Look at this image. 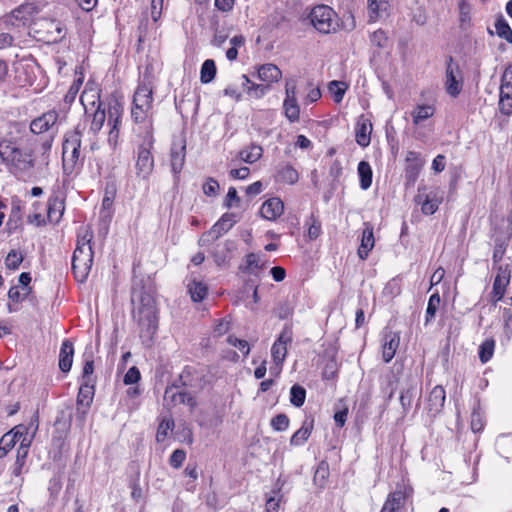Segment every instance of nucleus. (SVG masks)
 I'll use <instances>...</instances> for the list:
<instances>
[{
    "label": "nucleus",
    "instance_id": "obj_1",
    "mask_svg": "<svg viewBox=\"0 0 512 512\" xmlns=\"http://www.w3.org/2000/svg\"><path fill=\"white\" fill-rule=\"evenodd\" d=\"M123 106L117 100L110 101L107 108L98 105L95 110L90 112L91 117L90 132L97 134L103 127L105 121L110 128L108 141L115 145L119 135V125L123 115Z\"/></svg>",
    "mask_w": 512,
    "mask_h": 512
},
{
    "label": "nucleus",
    "instance_id": "obj_2",
    "mask_svg": "<svg viewBox=\"0 0 512 512\" xmlns=\"http://www.w3.org/2000/svg\"><path fill=\"white\" fill-rule=\"evenodd\" d=\"M153 88L154 76L149 71V67H147L133 98L131 116L136 123H145L151 115L153 107Z\"/></svg>",
    "mask_w": 512,
    "mask_h": 512
},
{
    "label": "nucleus",
    "instance_id": "obj_3",
    "mask_svg": "<svg viewBox=\"0 0 512 512\" xmlns=\"http://www.w3.org/2000/svg\"><path fill=\"white\" fill-rule=\"evenodd\" d=\"M92 234L87 228L78 234L77 246L72 257V270L79 282L86 280L93 263Z\"/></svg>",
    "mask_w": 512,
    "mask_h": 512
},
{
    "label": "nucleus",
    "instance_id": "obj_4",
    "mask_svg": "<svg viewBox=\"0 0 512 512\" xmlns=\"http://www.w3.org/2000/svg\"><path fill=\"white\" fill-rule=\"evenodd\" d=\"M0 157L10 172L16 176L27 174L34 165L32 155L20 150L14 142L9 140L0 142Z\"/></svg>",
    "mask_w": 512,
    "mask_h": 512
},
{
    "label": "nucleus",
    "instance_id": "obj_5",
    "mask_svg": "<svg viewBox=\"0 0 512 512\" xmlns=\"http://www.w3.org/2000/svg\"><path fill=\"white\" fill-rule=\"evenodd\" d=\"M131 301L134 320H155L157 318L158 309L154 291L151 288L133 289Z\"/></svg>",
    "mask_w": 512,
    "mask_h": 512
},
{
    "label": "nucleus",
    "instance_id": "obj_6",
    "mask_svg": "<svg viewBox=\"0 0 512 512\" xmlns=\"http://www.w3.org/2000/svg\"><path fill=\"white\" fill-rule=\"evenodd\" d=\"M81 131L79 128L67 132L62 145L63 169L66 174H72L82 162Z\"/></svg>",
    "mask_w": 512,
    "mask_h": 512
},
{
    "label": "nucleus",
    "instance_id": "obj_7",
    "mask_svg": "<svg viewBox=\"0 0 512 512\" xmlns=\"http://www.w3.org/2000/svg\"><path fill=\"white\" fill-rule=\"evenodd\" d=\"M311 24L320 33L328 34L338 28V20L334 10L327 5L314 7L309 15Z\"/></svg>",
    "mask_w": 512,
    "mask_h": 512
},
{
    "label": "nucleus",
    "instance_id": "obj_8",
    "mask_svg": "<svg viewBox=\"0 0 512 512\" xmlns=\"http://www.w3.org/2000/svg\"><path fill=\"white\" fill-rule=\"evenodd\" d=\"M152 146L153 137L150 132H147L143 145H141L138 149V156L136 161L137 175L143 179H146L151 174L154 167V159L150 151Z\"/></svg>",
    "mask_w": 512,
    "mask_h": 512
},
{
    "label": "nucleus",
    "instance_id": "obj_9",
    "mask_svg": "<svg viewBox=\"0 0 512 512\" xmlns=\"http://www.w3.org/2000/svg\"><path fill=\"white\" fill-rule=\"evenodd\" d=\"M236 223L235 215L225 213L222 217L211 227V229L203 233L198 241L200 246H207L219 239L222 235L227 233Z\"/></svg>",
    "mask_w": 512,
    "mask_h": 512
},
{
    "label": "nucleus",
    "instance_id": "obj_10",
    "mask_svg": "<svg viewBox=\"0 0 512 512\" xmlns=\"http://www.w3.org/2000/svg\"><path fill=\"white\" fill-rule=\"evenodd\" d=\"M292 328L290 325H285L282 332L275 340L271 347V356L276 367H281L287 355V345L292 341Z\"/></svg>",
    "mask_w": 512,
    "mask_h": 512
},
{
    "label": "nucleus",
    "instance_id": "obj_11",
    "mask_svg": "<svg viewBox=\"0 0 512 512\" xmlns=\"http://www.w3.org/2000/svg\"><path fill=\"white\" fill-rule=\"evenodd\" d=\"M413 489L405 485L388 494L380 512H400L407 498L411 496Z\"/></svg>",
    "mask_w": 512,
    "mask_h": 512
},
{
    "label": "nucleus",
    "instance_id": "obj_12",
    "mask_svg": "<svg viewBox=\"0 0 512 512\" xmlns=\"http://www.w3.org/2000/svg\"><path fill=\"white\" fill-rule=\"evenodd\" d=\"M400 344V332L393 331L389 327H386L383 331V343H382V358L385 363L390 362L399 347Z\"/></svg>",
    "mask_w": 512,
    "mask_h": 512
},
{
    "label": "nucleus",
    "instance_id": "obj_13",
    "mask_svg": "<svg viewBox=\"0 0 512 512\" xmlns=\"http://www.w3.org/2000/svg\"><path fill=\"white\" fill-rule=\"evenodd\" d=\"M511 269L509 264L497 266V274L493 283L492 297L499 301L505 294L506 287L510 283Z\"/></svg>",
    "mask_w": 512,
    "mask_h": 512
},
{
    "label": "nucleus",
    "instance_id": "obj_14",
    "mask_svg": "<svg viewBox=\"0 0 512 512\" xmlns=\"http://www.w3.org/2000/svg\"><path fill=\"white\" fill-rule=\"evenodd\" d=\"M457 75L460 76V69L458 65L453 64L452 57L449 58L448 64L446 67V91L452 97H457L462 90V78H457Z\"/></svg>",
    "mask_w": 512,
    "mask_h": 512
},
{
    "label": "nucleus",
    "instance_id": "obj_15",
    "mask_svg": "<svg viewBox=\"0 0 512 512\" xmlns=\"http://www.w3.org/2000/svg\"><path fill=\"white\" fill-rule=\"evenodd\" d=\"M417 392L418 380L414 376L409 375L406 378V386L402 389L399 399L404 414H407L410 411L412 407V401Z\"/></svg>",
    "mask_w": 512,
    "mask_h": 512
},
{
    "label": "nucleus",
    "instance_id": "obj_16",
    "mask_svg": "<svg viewBox=\"0 0 512 512\" xmlns=\"http://www.w3.org/2000/svg\"><path fill=\"white\" fill-rule=\"evenodd\" d=\"M445 400V389L441 385H436L428 395V413L433 417L440 414L444 408Z\"/></svg>",
    "mask_w": 512,
    "mask_h": 512
},
{
    "label": "nucleus",
    "instance_id": "obj_17",
    "mask_svg": "<svg viewBox=\"0 0 512 512\" xmlns=\"http://www.w3.org/2000/svg\"><path fill=\"white\" fill-rule=\"evenodd\" d=\"M415 201L418 205H421V210L424 214L432 215L437 211L442 198L438 197L434 192L425 194L421 192V188H419Z\"/></svg>",
    "mask_w": 512,
    "mask_h": 512
},
{
    "label": "nucleus",
    "instance_id": "obj_18",
    "mask_svg": "<svg viewBox=\"0 0 512 512\" xmlns=\"http://www.w3.org/2000/svg\"><path fill=\"white\" fill-rule=\"evenodd\" d=\"M372 124L364 115L360 116L356 128L355 139L359 146L367 147L371 141Z\"/></svg>",
    "mask_w": 512,
    "mask_h": 512
},
{
    "label": "nucleus",
    "instance_id": "obj_19",
    "mask_svg": "<svg viewBox=\"0 0 512 512\" xmlns=\"http://www.w3.org/2000/svg\"><path fill=\"white\" fill-rule=\"evenodd\" d=\"M375 239L373 226L370 223H364L362 231L361 243L358 248V256L361 260H366L370 251L374 248Z\"/></svg>",
    "mask_w": 512,
    "mask_h": 512
},
{
    "label": "nucleus",
    "instance_id": "obj_20",
    "mask_svg": "<svg viewBox=\"0 0 512 512\" xmlns=\"http://www.w3.org/2000/svg\"><path fill=\"white\" fill-rule=\"evenodd\" d=\"M31 441V439L24 438L21 440L20 445L17 448L16 459L13 466L11 467V473L15 477H19L23 473V468L26 464Z\"/></svg>",
    "mask_w": 512,
    "mask_h": 512
},
{
    "label": "nucleus",
    "instance_id": "obj_21",
    "mask_svg": "<svg viewBox=\"0 0 512 512\" xmlns=\"http://www.w3.org/2000/svg\"><path fill=\"white\" fill-rule=\"evenodd\" d=\"M284 211V204L280 198L273 197L266 200L260 209V213L263 218L267 220H276L279 218Z\"/></svg>",
    "mask_w": 512,
    "mask_h": 512
},
{
    "label": "nucleus",
    "instance_id": "obj_22",
    "mask_svg": "<svg viewBox=\"0 0 512 512\" xmlns=\"http://www.w3.org/2000/svg\"><path fill=\"white\" fill-rule=\"evenodd\" d=\"M314 428V418L309 415L306 416L302 426L290 438L291 446H302L310 437Z\"/></svg>",
    "mask_w": 512,
    "mask_h": 512
},
{
    "label": "nucleus",
    "instance_id": "obj_23",
    "mask_svg": "<svg viewBox=\"0 0 512 512\" xmlns=\"http://www.w3.org/2000/svg\"><path fill=\"white\" fill-rule=\"evenodd\" d=\"M58 119V114L55 111H49L42 116L34 119L30 124V129L35 134H41L48 131Z\"/></svg>",
    "mask_w": 512,
    "mask_h": 512
},
{
    "label": "nucleus",
    "instance_id": "obj_24",
    "mask_svg": "<svg viewBox=\"0 0 512 512\" xmlns=\"http://www.w3.org/2000/svg\"><path fill=\"white\" fill-rule=\"evenodd\" d=\"M74 346L69 339H65L62 342L59 352V369L63 373H67L71 370L73 363Z\"/></svg>",
    "mask_w": 512,
    "mask_h": 512
},
{
    "label": "nucleus",
    "instance_id": "obj_25",
    "mask_svg": "<svg viewBox=\"0 0 512 512\" xmlns=\"http://www.w3.org/2000/svg\"><path fill=\"white\" fill-rule=\"evenodd\" d=\"M186 156V145L183 140L174 142L171 148V166L175 173H179L184 165Z\"/></svg>",
    "mask_w": 512,
    "mask_h": 512
},
{
    "label": "nucleus",
    "instance_id": "obj_26",
    "mask_svg": "<svg viewBox=\"0 0 512 512\" xmlns=\"http://www.w3.org/2000/svg\"><path fill=\"white\" fill-rule=\"evenodd\" d=\"M388 0H368V18L369 22H376L388 14Z\"/></svg>",
    "mask_w": 512,
    "mask_h": 512
},
{
    "label": "nucleus",
    "instance_id": "obj_27",
    "mask_svg": "<svg viewBox=\"0 0 512 512\" xmlns=\"http://www.w3.org/2000/svg\"><path fill=\"white\" fill-rule=\"evenodd\" d=\"M175 382H177L181 388H195L200 386V379L198 377L196 368L189 365L183 368L178 380H176Z\"/></svg>",
    "mask_w": 512,
    "mask_h": 512
},
{
    "label": "nucleus",
    "instance_id": "obj_28",
    "mask_svg": "<svg viewBox=\"0 0 512 512\" xmlns=\"http://www.w3.org/2000/svg\"><path fill=\"white\" fill-rule=\"evenodd\" d=\"M36 25L46 31L47 41L56 42L63 37V27L57 21L44 19L36 23Z\"/></svg>",
    "mask_w": 512,
    "mask_h": 512
},
{
    "label": "nucleus",
    "instance_id": "obj_29",
    "mask_svg": "<svg viewBox=\"0 0 512 512\" xmlns=\"http://www.w3.org/2000/svg\"><path fill=\"white\" fill-rule=\"evenodd\" d=\"M299 179L297 170L290 164H281L277 168L276 180L285 184H295Z\"/></svg>",
    "mask_w": 512,
    "mask_h": 512
},
{
    "label": "nucleus",
    "instance_id": "obj_30",
    "mask_svg": "<svg viewBox=\"0 0 512 512\" xmlns=\"http://www.w3.org/2000/svg\"><path fill=\"white\" fill-rule=\"evenodd\" d=\"M80 102L84 107L85 114L90 115V112L96 109L98 105L102 106L100 102L99 93L96 90H84L80 96Z\"/></svg>",
    "mask_w": 512,
    "mask_h": 512
},
{
    "label": "nucleus",
    "instance_id": "obj_31",
    "mask_svg": "<svg viewBox=\"0 0 512 512\" xmlns=\"http://www.w3.org/2000/svg\"><path fill=\"white\" fill-rule=\"evenodd\" d=\"M284 486V482L279 478L272 490V495L268 496L265 503V512H278L280 508V502L282 499L281 490Z\"/></svg>",
    "mask_w": 512,
    "mask_h": 512
},
{
    "label": "nucleus",
    "instance_id": "obj_32",
    "mask_svg": "<svg viewBox=\"0 0 512 512\" xmlns=\"http://www.w3.org/2000/svg\"><path fill=\"white\" fill-rule=\"evenodd\" d=\"M258 77L267 83L278 82L282 77V72L274 64H264L258 69Z\"/></svg>",
    "mask_w": 512,
    "mask_h": 512
},
{
    "label": "nucleus",
    "instance_id": "obj_33",
    "mask_svg": "<svg viewBox=\"0 0 512 512\" xmlns=\"http://www.w3.org/2000/svg\"><path fill=\"white\" fill-rule=\"evenodd\" d=\"M95 393V383L81 382L78 395L77 405L90 407Z\"/></svg>",
    "mask_w": 512,
    "mask_h": 512
},
{
    "label": "nucleus",
    "instance_id": "obj_34",
    "mask_svg": "<svg viewBox=\"0 0 512 512\" xmlns=\"http://www.w3.org/2000/svg\"><path fill=\"white\" fill-rule=\"evenodd\" d=\"M235 248L233 241H225L223 244H218L213 250V258L218 266L224 265L230 258L229 253Z\"/></svg>",
    "mask_w": 512,
    "mask_h": 512
},
{
    "label": "nucleus",
    "instance_id": "obj_35",
    "mask_svg": "<svg viewBox=\"0 0 512 512\" xmlns=\"http://www.w3.org/2000/svg\"><path fill=\"white\" fill-rule=\"evenodd\" d=\"M140 333L139 337L142 341V344L146 347H150L153 344L154 336L158 330V322H139Z\"/></svg>",
    "mask_w": 512,
    "mask_h": 512
},
{
    "label": "nucleus",
    "instance_id": "obj_36",
    "mask_svg": "<svg viewBox=\"0 0 512 512\" xmlns=\"http://www.w3.org/2000/svg\"><path fill=\"white\" fill-rule=\"evenodd\" d=\"M357 173L360 179V187L367 190L371 187L373 172L370 164L366 161H360L357 167Z\"/></svg>",
    "mask_w": 512,
    "mask_h": 512
},
{
    "label": "nucleus",
    "instance_id": "obj_37",
    "mask_svg": "<svg viewBox=\"0 0 512 512\" xmlns=\"http://www.w3.org/2000/svg\"><path fill=\"white\" fill-rule=\"evenodd\" d=\"M472 9L473 7L470 0L458 1L459 23L462 29H466L471 25Z\"/></svg>",
    "mask_w": 512,
    "mask_h": 512
},
{
    "label": "nucleus",
    "instance_id": "obj_38",
    "mask_svg": "<svg viewBox=\"0 0 512 512\" xmlns=\"http://www.w3.org/2000/svg\"><path fill=\"white\" fill-rule=\"evenodd\" d=\"M187 287L191 299L194 302L202 301L208 293L207 285L204 282L196 279H193L191 282H189Z\"/></svg>",
    "mask_w": 512,
    "mask_h": 512
},
{
    "label": "nucleus",
    "instance_id": "obj_39",
    "mask_svg": "<svg viewBox=\"0 0 512 512\" xmlns=\"http://www.w3.org/2000/svg\"><path fill=\"white\" fill-rule=\"evenodd\" d=\"M263 154V149L258 145H251L248 148L242 149L239 152V157L242 161L248 164H253L258 161Z\"/></svg>",
    "mask_w": 512,
    "mask_h": 512
},
{
    "label": "nucleus",
    "instance_id": "obj_40",
    "mask_svg": "<svg viewBox=\"0 0 512 512\" xmlns=\"http://www.w3.org/2000/svg\"><path fill=\"white\" fill-rule=\"evenodd\" d=\"M406 161L409 163V167L407 168V174L415 178L424 164L420 153L415 151H409L406 155Z\"/></svg>",
    "mask_w": 512,
    "mask_h": 512
},
{
    "label": "nucleus",
    "instance_id": "obj_41",
    "mask_svg": "<svg viewBox=\"0 0 512 512\" xmlns=\"http://www.w3.org/2000/svg\"><path fill=\"white\" fill-rule=\"evenodd\" d=\"M64 211V205L58 198L49 200L47 216L50 222L58 223Z\"/></svg>",
    "mask_w": 512,
    "mask_h": 512
},
{
    "label": "nucleus",
    "instance_id": "obj_42",
    "mask_svg": "<svg viewBox=\"0 0 512 512\" xmlns=\"http://www.w3.org/2000/svg\"><path fill=\"white\" fill-rule=\"evenodd\" d=\"M495 350V340L486 338L479 346L478 356L481 363L485 364L492 358Z\"/></svg>",
    "mask_w": 512,
    "mask_h": 512
},
{
    "label": "nucleus",
    "instance_id": "obj_43",
    "mask_svg": "<svg viewBox=\"0 0 512 512\" xmlns=\"http://www.w3.org/2000/svg\"><path fill=\"white\" fill-rule=\"evenodd\" d=\"M283 110L286 118L290 122H297L300 117V107L297 99H284Z\"/></svg>",
    "mask_w": 512,
    "mask_h": 512
},
{
    "label": "nucleus",
    "instance_id": "obj_44",
    "mask_svg": "<svg viewBox=\"0 0 512 512\" xmlns=\"http://www.w3.org/2000/svg\"><path fill=\"white\" fill-rule=\"evenodd\" d=\"M263 268L261 264V257L255 253H249L245 257V265L243 271L245 273L257 275V273Z\"/></svg>",
    "mask_w": 512,
    "mask_h": 512
},
{
    "label": "nucleus",
    "instance_id": "obj_45",
    "mask_svg": "<svg viewBox=\"0 0 512 512\" xmlns=\"http://www.w3.org/2000/svg\"><path fill=\"white\" fill-rule=\"evenodd\" d=\"M242 79L243 86L246 88L247 92L256 98L263 97L269 89L268 85L252 83L247 75H242Z\"/></svg>",
    "mask_w": 512,
    "mask_h": 512
},
{
    "label": "nucleus",
    "instance_id": "obj_46",
    "mask_svg": "<svg viewBox=\"0 0 512 512\" xmlns=\"http://www.w3.org/2000/svg\"><path fill=\"white\" fill-rule=\"evenodd\" d=\"M216 75V65L214 60L207 59L201 66L200 80L202 83H210Z\"/></svg>",
    "mask_w": 512,
    "mask_h": 512
},
{
    "label": "nucleus",
    "instance_id": "obj_47",
    "mask_svg": "<svg viewBox=\"0 0 512 512\" xmlns=\"http://www.w3.org/2000/svg\"><path fill=\"white\" fill-rule=\"evenodd\" d=\"M113 202H114V192H105V195L102 199V205H101V211L100 215L101 218L107 221H110L113 214Z\"/></svg>",
    "mask_w": 512,
    "mask_h": 512
},
{
    "label": "nucleus",
    "instance_id": "obj_48",
    "mask_svg": "<svg viewBox=\"0 0 512 512\" xmlns=\"http://www.w3.org/2000/svg\"><path fill=\"white\" fill-rule=\"evenodd\" d=\"M305 399H306V389L299 384H294L290 388V403L293 406L299 408V407L303 406V404L305 403Z\"/></svg>",
    "mask_w": 512,
    "mask_h": 512
},
{
    "label": "nucleus",
    "instance_id": "obj_49",
    "mask_svg": "<svg viewBox=\"0 0 512 512\" xmlns=\"http://www.w3.org/2000/svg\"><path fill=\"white\" fill-rule=\"evenodd\" d=\"M434 114V108L430 105L417 106L412 112L413 123L420 124L422 121L429 119Z\"/></svg>",
    "mask_w": 512,
    "mask_h": 512
},
{
    "label": "nucleus",
    "instance_id": "obj_50",
    "mask_svg": "<svg viewBox=\"0 0 512 512\" xmlns=\"http://www.w3.org/2000/svg\"><path fill=\"white\" fill-rule=\"evenodd\" d=\"M329 477V465L327 461L322 460L314 473L313 481L315 485L324 487Z\"/></svg>",
    "mask_w": 512,
    "mask_h": 512
},
{
    "label": "nucleus",
    "instance_id": "obj_51",
    "mask_svg": "<svg viewBox=\"0 0 512 512\" xmlns=\"http://www.w3.org/2000/svg\"><path fill=\"white\" fill-rule=\"evenodd\" d=\"M347 88L344 82L336 80L331 81L328 85L329 93L336 103H340L343 100Z\"/></svg>",
    "mask_w": 512,
    "mask_h": 512
},
{
    "label": "nucleus",
    "instance_id": "obj_52",
    "mask_svg": "<svg viewBox=\"0 0 512 512\" xmlns=\"http://www.w3.org/2000/svg\"><path fill=\"white\" fill-rule=\"evenodd\" d=\"M33 7L30 5H22L19 8L15 9L11 13V19L15 21L21 22L25 25L27 22L31 20Z\"/></svg>",
    "mask_w": 512,
    "mask_h": 512
},
{
    "label": "nucleus",
    "instance_id": "obj_53",
    "mask_svg": "<svg viewBox=\"0 0 512 512\" xmlns=\"http://www.w3.org/2000/svg\"><path fill=\"white\" fill-rule=\"evenodd\" d=\"M83 83V78L79 77L73 81L68 91L64 95L63 102L66 106H70L76 99L80 87Z\"/></svg>",
    "mask_w": 512,
    "mask_h": 512
},
{
    "label": "nucleus",
    "instance_id": "obj_54",
    "mask_svg": "<svg viewBox=\"0 0 512 512\" xmlns=\"http://www.w3.org/2000/svg\"><path fill=\"white\" fill-rule=\"evenodd\" d=\"M23 259V254L20 251L11 250L5 258V266L10 270H17Z\"/></svg>",
    "mask_w": 512,
    "mask_h": 512
},
{
    "label": "nucleus",
    "instance_id": "obj_55",
    "mask_svg": "<svg viewBox=\"0 0 512 512\" xmlns=\"http://www.w3.org/2000/svg\"><path fill=\"white\" fill-rule=\"evenodd\" d=\"M499 109L505 115L512 113V92L500 90Z\"/></svg>",
    "mask_w": 512,
    "mask_h": 512
},
{
    "label": "nucleus",
    "instance_id": "obj_56",
    "mask_svg": "<svg viewBox=\"0 0 512 512\" xmlns=\"http://www.w3.org/2000/svg\"><path fill=\"white\" fill-rule=\"evenodd\" d=\"M495 30L499 37L505 39L508 42H512V30L503 18L496 20Z\"/></svg>",
    "mask_w": 512,
    "mask_h": 512
},
{
    "label": "nucleus",
    "instance_id": "obj_57",
    "mask_svg": "<svg viewBox=\"0 0 512 512\" xmlns=\"http://www.w3.org/2000/svg\"><path fill=\"white\" fill-rule=\"evenodd\" d=\"M305 225L308 226L307 235L310 240H315L320 236L321 223L313 215H311L309 217V219L306 221Z\"/></svg>",
    "mask_w": 512,
    "mask_h": 512
},
{
    "label": "nucleus",
    "instance_id": "obj_58",
    "mask_svg": "<svg viewBox=\"0 0 512 512\" xmlns=\"http://www.w3.org/2000/svg\"><path fill=\"white\" fill-rule=\"evenodd\" d=\"M15 436L7 435L6 433L0 438V459L7 456V454L16 445Z\"/></svg>",
    "mask_w": 512,
    "mask_h": 512
},
{
    "label": "nucleus",
    "instance_id": "obj_59",
    "mask_svg": "<svg viewBox=\"0 0 512 512\" xmlns=\"http://www.w3.org/2000/svg\"><path fill=\"white\" fill-rule=\"evenodd\" d=\"M290 420L288 416L284 413L277 414L274 416L271 421V427L278 432H282L288 429Z\"/></svg>",
    "mask_w": 512,
    "mask_h": 512
},
{
    "label": "nucleus",
    "instance_id": "obj_60",
    "mask_svg": "<svg viewBox=\"0 0 512 512\" xmlns=\"http://www.w3.org/2000/svg\"><path fill=\"white\" fill-rule=\"evenodd\" d=\"M227 343L231 346L236 347L244 357H247L250 353V345L246 340L239 339L234 335H229L226 339Z\"/></svg>",
    "mask_w": 512,
    "mask_h": 512
},
{
    "label": "nucleus",
    "instance_id": "obj_61",
    "mask_svg": "<svg viewBox=\"0 0 512 512\" xmlns=\"http://www.w3.org/2000/svg\"><path fill=\"white\" fill-rule=\"evenodd\" d=\"M30 292V287L13 286L8 291V297L14 302L23 300Z\"/></svg>",
    "mask_w": 512,
    "mask_h": 512
},
{
    "label": "nucleus",
    "instance_id": "obj_62",
    "mask_svg": "<svg viewBox=\"0 0 512 512\" xmlns=\"http://www.w3.org/2000/svg\"><path fill=\"white\" fill-rule=\"evenodd\" d=\"M441 299L438 293L432 294L429 298L427 309H426V320L436 316V312L440 306Z\"/></svg>",
    "mask_w": 512,
    "mask_h": 512
},
{
    "label": "nucleus",
    "instance_id": "obj_63",
    "mask_svg": "<svg viewBox=\"0 0 512 512\" xmlns=\"http://www.w3.org/2000/svg\"><path fill=\"white\" fill-rule=\"evenodd\" d=\"M174 427L173 420H162L158 426L157 433H156V440L157 442H163L167 435L168 431L171 430Z\"/></svg>",
    "mask_w": 512,
    "mask_h": 512
},
{
    "label": "nucleus",
    "instance_id": "obj_64",
    "mask_svg": "<svg viewBox=\"0 0 512 512\" xmlns=\"http://www.w3.org/2000/svg\"><path fill=\"white\" fill-rule=\"evenodd\" d=\"M500 90L512 92V64L504 69L501 77Z\"/></svg>",
    "mask_w": 512,
    "mask_h": 512
}]
</instances>
